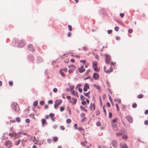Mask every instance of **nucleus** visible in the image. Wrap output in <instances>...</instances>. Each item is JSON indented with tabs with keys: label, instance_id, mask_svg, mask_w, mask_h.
Segmentation results:
<instances>
[{
	"label": "nucleus",
	"instance_id": "nucleus-12",
	"mask_svg": "<svg viewBox=\"0 0 148 148\" xmlns=\"http://www.w3.org/2000/svg\"><path fill=\"white\" fill-rule=\"evenodd\" d=\"M120 146L121 148H128L127 144L124 142H121L120 143Z\"/></svg>",
	"mask_w": 148,
	"mask_h": 148
},
{
	"label": "nucleus",
	"instance_id": "nucleus-41",
	"mask_svg": "<svg viewBox=\"0 0 148 148\" xmlns=\"http://www.w3.org/2000/svg\"><path fill=\"white\" fill-rule=\"evenodd\" d=\"M49 116L51 118L53 117L54 116V114L53 113H50L49 115Z\"/></svg>",
	"mask_w": 148,
	"mask_h": 148
},
{
	"label": "nucleus",
	"instance_id": "nucleus-45",
	"mask_svg": "<svg viewBox=\"0 0 148 148\" xmlns=\"http://www.w3.org/2000/svg\"><path fill=\"white\" fill-rule=\"evenodd\" d=\"M53 91L54 92H57L58 90H57V88H54L53 89Z\"/></svg>",
	"mask_w": 148,
	"mask_h": 148
},
{
	"label": "nucleus",
	"instance_id": "nucleus-26",
	"mask_svg": "<svg viewBox=\"0 0 148 148\" xmlns=\"http://www.w3.org/2000/svg\"><path fill=\"white\" fill-rule=\"evenodd\" d=\"M38 104V102L37 101H35L33 103V106H36Z\"/></svg>",
	"mask_w": 148,
	"mask_h": 148
},
{
	"label": "nucleus",
	"instance_id": "nucleus-24",
	"mask_svg": "<svg viewBox=\"0 0 148 148\" xmlns=\"http://www.w3.org/2000/svg\"><path fill=\"white\" fill-rule=\"evenodd\" d=\"M77 129L78 131L81 132L82 131H84V130L82 127H79Z\"/></svg>",
	"mask_w": 148,
	"mask_h": 148
},
{
	"label": "nucleus",
	"instance_id": "nucleus-62",
	"mask_svg": "<svg viewBox=\"0 0 148 148\" xmlns=\"http://www.w3.org/2000/svg\"><path fill=\"white\" fill-rule=\"evenodd\" d=\"M66 98L69 100H70L71 99V97L70 96H66Z\"/></svg>",
	"mask_w": 148,
	"mask_h": 148
},
{
	"label": "nucleus",
	"instance_id": "nucleus-43",
	"mask_svg": "<svg viewBox=\"0 0 148 148\" xmlns=\"http://www.w3.org/2000/svg\"><path fill=\"white\" fill-rule=\"evenodd\" d=\"M133 32V30L132 29H129L128 30V32L130 33H132Z\"/></svg>",
	"mask_w": 148,
	"mask_h": 148
},
{
	"label": "nucleus",
	"instance_id": "nucleus-58",
	"mask_svg": "<svg viewBox=\"0 0 148 148\" xmlns=\"http://www.w3.org/2000/svg\"><path fill=\"white\" fill-rule=\"evenodd\" d=\"M103 111H104V112L105 113V115H106V110L104 108V106H103Z\"/></svg>",
	"mask_w": 148,
	"mask_h": 148
},
{
	"label": "nucleus",
	"instance_id": "nucleus-25",
	"mask_svg": "<svg viewBox=\"0 0 148 148\" xmlns=\"http://www.w3.org/2000/svg\"><path fill=\"white\" fill-rule=\"evenodd\" d=\"M143 95L142 94H140V95H138V98H139V99L142 98H143Z\"/></svg>",
	"mask_w": 148,
	"mask_h": 148
},
{
	"label": "nucleus",
	"instance_id": "nucleus-6",
	"mask_svg": "<svg viewBox=\"0 0 148 148\" xmlns=\"http://www.w3.org/2000/svg\"><path fill=\"white\" fill-rule=\"evenodd\" d=\"M27 48L29 50L32 52H34L35 51V49L33 48V46L32 45L30 44L28 45Z\"/></svg>",
	"mask_w": 148,
	"mask_h": 148
},
{
	"label": "nucleus",
	"instance_id": "nucleus-39",
	"mask_svg": "<svg viewBox=\"0 0 148 148\" xmlns=\"http://www.w3.org/2000/svg\"><path fill=\"white\" fill-rule=\"evenodd\" d=\"M64 109V108L63 106H61L60 108V110L61 112L63 111Z\"/></svg>",
	"mask_w": 148,
	"mask_h": 148
},
{
	"label": "nucleus",
	"instance_id": "nucleus-53",
	"mask_svg": "<svg viewBox=\"0 0 148 148\" xmlns=\"http://www.w3.org/2000/svg\"><path fill=\"white\" fill-rule=\"evenodd\" d=\"M60 129L62 130H64L65 129V127L63 126H61L60 127Z\"/></svg>",
	"mask_w": 148,
	"mask_h": 148
},
{
	"label": "nucleus",
	"instance_id": "nucleus-34",
	"mask_svg": "<svg viewBox=\"0 0 148 148\" xmlns=\"http://www.w3.org/2000/svg\"><path fill=\"white\" fill-rule=\"evenodd\" d=\"M93 67V68L94 70V71H98L97 68V66H95Z\"/></svg>",
	"mask_w": 148,
	"mask_h": 148
},
{
	"label": "nucleus",
	"instance_id": "nucleus-36",
	"mask_svg": "<svg viewBox=\"0 0 148 148\" xmlns=\"http://www.w3.org/2000/svg\"><path fill=\"white\" fill-rule=\"evenodd\" d=\"M16 120L18 122H19L20 121V119L19 117H17L16 118Z\"/></svg>",
	"mask_w": 148,
	"mask_h": 148
},
{
	"label": "nucleus",
	"instance_id": "nucleus-60",
	"mask_svg": "<svg viewBox=\"0 0 148 148\" xmlns=\"http://www.w3.org/2000/svg\"><path fill=\"white\" fill-rule=\"evenodd\" d=\"M80 62L81 63H83L84 64V63L86 62V60H81L80 61Z\"/></svg>",
	"mask_w": 148,
	"mask_h": 148
},
{
	"label": "nucleus",
	"instance_id": "nucleus-21",
	"mask_svg": "<svg viewBox=\"0 0 148 148\" xmlns=\"http://www.w3.org/2000/svg\"><path fill=\"white\" fill-rule=\"evenodd\" d=\"M90 92L89 91L87 93H84L83 92V94L86 97H88V98H90L89 94L90 93Z\"/></svg>",
	"mask_w": 148,
	"mask_h": 148
},
{
	"label": "nucleus",
	"instance_id": "nucleus-48",
	"mask_svg": "<svg viewBox=\"0 0 148 148\" xmlns=\"http://www.w3.org/2000/svg\"><path fill=\"white\" fill-rule=\"evenodd\" d=\"M14 137H15L16 138H18L19 136H18V134H16L15 133H14Z\"/></svg>",
	"mask_w": 148,
	"mask_h": 148
},
{
	"label": "nucleus",
	"instance_id": "nucleus-2",
	"mask_svg": "<svg viewBox=\"0 0 148 148\" xmlns=\"http://www.w3.org/2000/svg\"><path fill=\"white\" fill-rule=\"evenodd\" d=\"M62 102V101L61 100H57L55 103L54 104V108L55 109H56L57 107Z\"/></svg>",
	"mask_w": 148,
	"mask_h": 148
},
{
	"label": "nucleus",
	"instance_id": "nucleus-49",
	"mask_svg": "<svg viewBox=\"0 0 148 148\" xmlns=\"http://www.w3.org/2000/svg\"><path fill=\"white\" fill-rule=\"evenodd\" d=\"M40 105H42L44 104V102L43 101H41L40 102Z\"/></svg>",
	"mask_w": 148,
	"mask_h": 148
},
{
	"label": "nucleus",
	"instance_id": "nucleus-54",
	"mask_svg": "<svg viewBox=\"0 0 148 148\" xmlns=\"http://www.w3.org/2000/svg\"><path fill=\"white\" fill-rule=\"evenodd\" d=\"M90 69L87 70L85 74H88L90 72Z\"/></svg>",
	"mask_w": 148,
	"mask_h": 148
},
{
	"label": "nucleus",
	"instance_id": "nucleus-55",
	"mask_svg": "<svg viewBox=\"0 0 148 148\" xmlns=\"http://www.w3.org/2000/svg\"><path fill=\"white\" fill-rule=\"evenodd\" d=\"M144 123L146 125H148V120H146L144 122Z\"/></svg>",
	"mask_w": 148,
	"mask_h": 148
},
{
	"label": "nucleus",
	"instance_id": "nucleus-27",
	"mask_svg": "<svg viewBox=\"0 0 148 148\" xmlns=\"http://www.w3.org/2000/svg\"><path fill=\"white\" fill-rule=\"evenodd\" d=\"M60 73L62 77H64L65 76V74L62 71V70H61L60 71Z\"/></svg>",
	"mask_w": 148,
	"mask_h": 148
},
{
	"label": "nucleus",
	"instance_id": "nucleus-57",
	"mask_svg": "<svg viewBox=\"0 0 148 148\" xmlns=\"http://www.w3.org/2000/svg\"><path fill=\"white\" fill-rule=\"evenodd\" d=\"M112 113L111 112H110L109 113V116L110 118H111L112 117Z\"/></svg>",
	"mask_w": 148,
	"mask_h": 148
},
{
	"label": "nucleus",
	"instance_id": "nucleus-32",
	"mask_svg": "<svg viewBox=\"0 0 148 148\" xmlns=\"http://www.w3.org/2000/svg\"><path fill=\"white\" fill-rule=\"evenodd\" d=\"M71 120L70 119H68L66 120V122L67 123H70L71 122Z\"/></svg>",
	"mask_w": 148,
	"mask_h": 148
},
{
	"label": "nucleus",
	"instance_id": "nucleus-56",
	"mask_svg": "<svg viewBox=\"0 0 148 148\" xmlns=\"http://www.w3.org/2000/svg\"><path fill=\"white\" fill-rule=\"evenodd\" d=\"M112 32V31L111 30H108V34H111Z\"/></svg>",
	"mask_w": 148,
	"mask_h": 148
},
{
	"label": "nucleus",
	"instance_id": "nucleus-64",
	"mask_svg": "<svg viewBox=\"0 0 148 148\" xmlns=\"http://www.w3.org/2000/svg\"><path fill=\"white\" fill-rule=\"evenodd\" d=\"M71 32H69L68 33L67 35H68V37H70L71 36Z\"/></svg>",
	"mask_w": 148,
	"mask_h": 148
},
{
	"label": "nucleus",
	"instance_id": "nucleus-23",
	"mask_svg": "<svg viewBox=\"0 0 148 148\" xmlns=\"http://www.w3.org/2000/svg\"><path fill=\"white\" fill-rule=\"evenodd\" d=\"M92 66L94 67L95 66H97L98 63L96 61H94L92 62Z\"/></svg>",
	"mask_w": 148,
	"mask_h": 148
},
{
	"label": "nucleus",
	"instance_id": "nucleus-31",
	"mask_svg": "<svg viewBox=\"0 0 148 148\" xmlns=\"http://www.w3.org/2000/svg\"><path fill=\"white\" fill-rule=\"evenodd\" d=\"M73 127L75 128V129L76 130H77L78 128H77V124H74V126H73Z\"/></svg>",
	"mask_w": 148,
	"mask_h": 148
},
{
	"label": "nucleus",
	"instance_id": "nucleus-9",
	"mask_svg": "<svg viewBox=\"0 0 148 148\" xmlns=\"http://www.w3.org/2000/svg\"><path fill=\"white\" fill-rule=\"evenodd\" d=\"M25 42L23 40L20 41L19 43L18 47H22L25 45Z\"/></svg>",
	"mask_w": 148,
	"mask_h": 148
},
{
	"label": "nucleus",
	"instance_id": "nucleus-59",
	"mask_svg": "<svg viewBox=\"0 0 148 148\" xmlns=\"http://www.w3.org/2000/svg\"><path fill=\"white\" fill-rule=\"evenodd\" d=\"M120 15L121 17V18L123 17L124 16V13H121V14H120Z\"/></svg>",
	"mask_w": 148,
	"mask_h": 148
},
{
	"label": "nucleus",
	"instance_id": "nucleus-18",
	"mask_svg": "<svg viewBox=\"0 0 148 148\" xmlns=\"http://www.w3.org/2000/svg\"><path fill=\"white\" fill-rule=\"evenodd\" d=\"M85 70V69H84L83 66H81L80 68L79 69V71L80 73H82L84 72Z\"/></svg>",
	"mask_w": 148,
	"mask_h": 148
},
{
	"label": "nucleus",
	"instance_id": "nucleus-38",
	"mask_svg": "<svg viewBox=\"0 0 148 148\" xmlns=\"http://www.w3.org/2000/svg\"><path fill=\"white\" fill-rule=\"evenodd\" d=\"M29 117H32L34 119H35L34 115V114H31L29 115Z\"/></svg>",
	"mask_w": 148,
	"mask_h": 148
},
{
	"label": "nucleus",
	"instance_id": "nucleus-28",
	"mask_svg": "<svg viewBox=\"0 0 148 148\" xmlns=\"http://www.w3.org/2000/svg\"><path fill=\"white\" fill-rule=\"evenodd\" d=\"M20 139L17 141H16L15 142V145H18L20 143Z\"/></svg>",
	"mask_w": 148,
	"mask_h": 148
},
{
	"label": "nucleus",
	"instance_id": "nucleus-14",
	"mask_svg": "<svg viewBox=\"0 0 148 148\" xmlns=\"http://www.w3.org/2000/svg\"><path fill=\"white\" fill-rule=\"evenodd\" d=\"M112 125L113 129L116 131H117L118 130V127H117L116 124L112 123Z\"/></svg>",
	"mask_w": 148,
	"mask_h": 148
},
{
	"label": "nucleus",
	"instance_id": "nucleus-42",
	"mask_svg": "<svg viewBox=\"0 0 148 148\" xmlns=\"http://www.w3.org/2000/svg\"><path fill=\"white\" fill-rule=\"evenodd\" d=\"M74 88V86H70V91L71 90H73V89Z\"/></svg>",
	"mask_w": 148,
	"mask_h": 148
},
{
	"label": "nucleus",
	"instance_id": "nucleus-19",
	"mask_svg": "<svg viewBox=\"0 0 148 148\" xmlns=\"http://www.w3.org/2000/svg\"><path fill=\"white\" fill-rule=\"evenodd\" d=\"M90 109L91 110H94L95 108V106L94 104H90V105L89 107Z\"/></svg>",
	"mask_w": 148,
	"mask_h": 148
},
{
	"label": "nucleus",
	"instance_id": "nucleus-47",
	"mask_svg": "<svg viewBox=\"0 0 148 148\" xmlns=\"http://www.w3.org/2000/svg\"><path fill=\"white\" fill-rule=\"evenodd\" d=\"M9 84L10 86H12L13 85L12 82L11 81L9 82Z\"/></svg>",
	"mask_w": 148,
	"mask_h": 148
},
{
	"label": "nucleus",
	"instance_id": "nucleus-52",
	"mask_svg": "<svg viewBox=\"0 0 148 148\" xmlns=\"http://www.w3.org/2000/svg\"><path fill=\"white\" fill-rule=\"evenodd\" d=\"M9 136H10L11 137H12L14 136V133H10L9 134Z\"/></svg>",
	"mask_w": 148,
	"mask_h": 148
},
{
	"label": "nucleus",
	"instance_id": "nucleus-16",
	"mask_svg": "<svg viewBox=\"0 0 148 148\" xmlns=\"http://www.w3.org/2000/svg\"><path fill=\"white\" fill-rule=\"evenodd\" d=\"M77 101V99L73 98H72L71 100L70 101V103H72L73 104H75L76 103Z\"/></svg>",
	"mask_w": 148,
	"mask_h": 148
},
{
	"label": "nucleus",
	"instance_id": "nucleus-63",
	"mask_svg": "<svg viewBox=\"0 0 148 148\" xmlns=\"http://www.w3.org/2000/svg\"><path fill=\"white\" fill-rule=\"evenodd\" d=\"M48 103L50 104H52L53 103V101L52 100H50L48 101Z\"/></svg>",
	"mask_w": 148,
	"mask_h": 148
},
{
	"label": "nucleus",
	"instance_id": "nucleus-44",
	"mask_svg": "<svg viewBox=\"0 0 148 148\" xmlns=\"http://www.w3.org/2000/svg\"><path fill=\"white\" fill-rule=\"evenodd\" d=\"M137 104L136 103H134L132 105V107L134 108H136L137 107Z\"/></svg>",
	"mask_w": 148,
	"mask_h": 148
},
{
	"label": "nucleus",
	"instance_id": "nucleus-46",
	"mask_svg": "<svg viewBox=\"0 0 148 148\" xmlns=\"http://www.w3.org/2000/svg\"><path fill=\"white\" fill-rule=\"evenodd\" d=\"M114 29L115 31H118L119 29V27L117 26H116L115 27Z\"/></svg>",
	"mask_w": 148,
	"mask_h": 148
},
{
	"label": "nucleus",
	"instance_id": "nucleus-61",
	"mask_svg": "<svg viewBox=\"0 0 148 148\" xmlns=\"http://www.w3.org/2000/svg\"><path fill=\"white\" fill-rule=\"evenodd\" d=\"M107 106L108 107H110V103H109V102H107Z\"/></svg>",
	"mask_w": 148,
	"mask_h": 148
},
{
	"label": "nucleus",
	"instance_id": "nucleus-7",
	"mask_svg": "<svg viewBox=\"0 0 148 148\" xmlns=\"http://www.w3.org/2000/svg\"><path fill=\"white\" fill-rule=\"evenodd\" d=\"M106 67H104V70L105 71V72L106 73H109L110 72H112L113 70L112 68L111 67H110L109 70L108 69L106 70Z\"/></svg>",
	"mask_w": 148,
	"mask_h": 148
},
{
	"label": "nucleus",
	"instance_id": "nucleus-3",
	"mask_svg": "<svg viewBox=\"0 0 148 148\" xmlns=\"http://www.w3.org/2000/svg\"><path fill=\"white\" fill-rule=\"evenodd\" d=\"M105 62L107 64H109L111 62V58L107 54L105 55Z\"/></svg>",
	"mask_w": 148,
	"mask_h": 148
},
{
	"label": "nucleus",
	"instance_id": "nucleus-51",
	"mask_svg": "<svg viewBox=\"0 0 148 148\" xmlns=\"http://www.w3.org/2000/svg\"><path fill=\"white\" fill-rule=\"evenodd\" d=\"M25 121L27 123H29L30 122V120L29 119H25Z\"/></svg>",
	"mask_w": 148,
	"mask_h": 148
},
{
	"label": "nucleus",
	"instance_id": "nucleus-30",
	"mask_svg": "<svg viewBox=\"0 0 148 148\" xmlns=\"http://www.w3.org/2000/svg\"><path fill=\"white\" fill-rule=\"evenodd\" d=\"M68 27L69 31H71L72 30V27L71 25H68Z\"/></svg>",
	"mask_w": 148,
	"mask_h": 148
},
{
	"label": "nucleus",
	"instance_id": "nucleus-10",
	"mask_svg": "<svg viewBox=\"0 0 148 148\" xmlns=\"http://www.w3.org/2000/svg\"><path fill=\"white\" fill-rule=\"evenodd\" d=\"M126 118L127 119L128 121L130 123H132L133 122V119L132 117L129 116L126 117Z\"/></svg>",
	"mask_w": 148,
	"mask_h": 148
},
{
	"label": "nucleus",
	"instance_id": "nucleus-13",
	"mask_svg": "<svg viewBox=\"0 0 148 148\" xmlns=\"http://www.w3.org/2000/svg\"><path fill=\"white\" fill-rule=\"evenodd\" d=\"M93 77L95 80H97L99 79V75L96 73H94L93 75Z\"/></svg>",
	"mask_w": 148,
	"mask_h": 148
},
{
	"label": "nucleus",
	"instance_id": "nucleus-17",
	"mask_svg": "<svg viewBox=\"0 0 148 148\" xmlns=\"http://www.w3.org/2000/svg\"><path fill=\"white\" fill-rule=\"evenodd\" d=\"M71 94L73 95L74 96H76L77 97H78V96L77 95L78 93L77 92H75L74 90H71Z\"/></svg>",
	"mask_w": 148,
	"mask_h": 148
},
{
	"label": "nucleus",
	"instance_id": "nucleus-15",
	"mask_svg": "<svg viewBox=\"0 0 148 148\" xmlns=\"http://www.w3.org/2000/svg\"><path fill=\"white\" fill-rule=\"evenodd\" d=\"M112 146L114 147H117V141L115 140H113L112 143Z\"/></svg>",
	"mask_w": 148,
	"mask_h": 148
},
{
	"label": "nucleus",
	"instance_id": "nucleus-35",
	"mask_svg": "<svg viewBox=\"0 0 148 148\" xmlns=\"http://www.w3.org/2000/svg\"><path fill=\"white\" fill-rule=\"evenodd\" d=\"M122 138L123 139H127L128 138V136L127 135H125L123 136Z\"/></svg>",
	"mask_w": 148,
	"mask_h": 148
},
{
	"label": "nucleus",
	"instance_id": "nucleus-29",
	"mask_svg": "<svg viewBox=\"0 0 148 148\" xmlns=\"http://www.w3.org/2000/svg\"><path fill=\"white\" fill-rule=\"evenodd\" d=\"M58 138L57 137H54L53 138V140L54 142H56L58 141Z\"/></svg>",
	"mask_w": 148,
	"mask_h": 148
},
{
	"label": "nucleus",
	"instance_id": "nucleus-22",
	"mask_svg": "<svg viewBox=\"0 0 148 148\" xmlns=\"http://www.w3.org/2000/svg\"><path fill=\"white\" fill-rule=\"evenodd\" d=\"M42 124L43 125H46L47 124V122H46V120L44 119H42Z\"/></svg>",
	"mask_w": 148,
	"mask_h": 148
},
{
	"label": "nucleus",
	"instance_id": "nucleus-5",
	"mask_svg": "<svg viewBox=\"0 0 148 148\" xmlns=\"http://www.w3.org/2000/svg\"><path fill=\"white\" fill-rule=\"evenodd\" d=\"M89 88L90 87L88 84L87 83H85L84 85L83 88L84 91V92H86L87 91V90L88 89H89Z\"/></svg>",
	"mask_w": 148,
	"mask_h": 148
},
{
	"label": "nucleus",
	"instance_id": "nucleus-37",
	"mask_svg": "<svg viewBox=\"0 0 148 148\" xmlns=\"http://www.w3.org/2000/svg\"><path fill=\"white\" fill-rule=\"evenodd\" d=\"M116 135L117 136H119L122 135V133H116Z\"/></svg>",
	"mask_w": 148,
	"mask_h": 148
},
{
	"label": "nucleus",
	"instance_id": "nucleus-20",
	"mask_svg": "<svg viewBox=\"0 0 148 148\" xmlns=\"http://www.w3.org/2000/svg\"><path fill=\"white\" fill-rule=\"evenodd\" d=\"M93 86L95 87L98 90H100V87L99 85L97 84H93Z\"/></svg>",
	"mask_w": 148,
	"mask_h": 148
},
{
	"label": "nucleus",
	"instance_id": "nucleus-50",
	"mask_svg": "<svg viewBox=\"0 0 148 148\" xmlns=\"http://www.w3.org/2000/svg\"><path fill=\"white\" fill-rule=\"evenodd\" d=\"M96 124L98 126H99L101 124L99 122H97L96 123Z\"/></svg>",
	"mask_w": 148,
	"mask_h": 148
},
{
	"label": "nucleus",
	"instance_id": "nucleus-1",
	"mask_svg": "<svg viewBox=\"0 0 148 148\" xmlns=\"http://www.w3.org/2000/svg\"><path fill=\"white\" fill-rule=\"evenodd\" d=\"M11 106L16 112H18L20 110L18 105L16 102L13 103L12 104Z\"/></svg>",
	"mask_w": 148,
	"mask_h": 148
},
{
	"label": "nucleus",
	"instance_id": "nucleus-8",
	"mask_svg": "<svg viewBox=\"0 0 148 148\" xmlns=\"http://www.w3.org/2000/svg\"><path fill=\"white\" fill-rule=\"evenodd\" d=\"M5 145L8 147H11L12 146V144L11 141L9 140L6 141L5 143Z\"/></svg>",
	"mask_w": 148,
	"mask_h": 148
},
{
	"label": "nucleus",
	"instance_id": "nucleus-33",
	"mask_svg": "<svg viewBox=\"0 0 148 148\" xmlns=\"http://www.w3.org/2000/svg\"><path fill=\"white\" fill-rule=\"evenodd\" d=\"M116 106L117 108V110L118 111H119V108L118 104L117 103L116 104Z\"/></svg>",
	"mask_w": 148,
	"mask_h": 148
},
{
	"label": "nucleus",
	"instance_id": "nucleus-4",
	"mask_svg": "<svg viewBox=\"0 0 148 148\" xmlns=\"http://www.w3.org/2000/svg\"><path fill=\"white\" fill-rule=\"evenodd\" d=\"M69 67L70 68L69 71V73H72L75 70V67L74 65H71L69 66Z\"/></svg>",
	"mask_w": 148,
	"mask_h": 148
},
{
	"label": "nucleus",
	"instance_id": "nucleus-11",
	"mask_svg": "<svg viewBox=\"0 0 148 148\" xmlns=\"http://www.w3.org/2000/svg\"><path fill=\"white\" fill-rule=\"evenodd\" d=\"M27 142V139H23L22 140L21 144L23 147H24L25 145H26Z\"/></svg>",
	"mask_w": 148,
	"mask_h": 148
},
{
	"label": "nucleus",
	"instance_id": "nucleus-40",
	"mask_svg": "<svg viewBox=\"0 0 148 148\" xmlns=\"http://www.w3.org/2000/svg\"><path fill=\"white\" fill-rule=\"evenodd\" d=\"M117 120V118H115L113 119L112 120V122L113 123L116 122Z\"/></svg>",
	"mask_w": 148,
	"mask_h": 148
}]
</instances>
